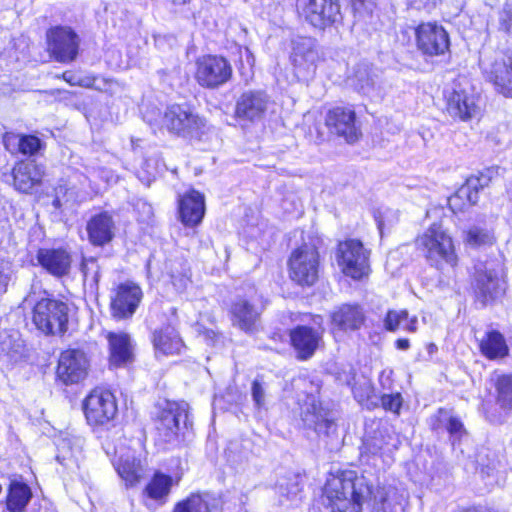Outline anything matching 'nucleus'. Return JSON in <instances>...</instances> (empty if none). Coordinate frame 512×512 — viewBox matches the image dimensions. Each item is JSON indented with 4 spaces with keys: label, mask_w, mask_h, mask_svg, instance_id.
Wrapping results in <instances>:
<instances>
[{
    "label": "nucleus",
    "mask_w": 512,
    "mask_h": 512,
    "mask_svg": "<svg viewBox=\"0 0 512 512\" xmlns=\"http://www.w3.org/2000/svg\"><path fill=\"white\" fill-rule=\"evenodd\" d=\"M479 64L483 76L496 90L512 97V48L506 52H484Z\"/></svg>",
    "instance_id": "4"
},
{
    "label": "nucleus",
    "mask_w": 512,
    "mask_h": 512,
    "mask_svg": "<svg viewBox=\"0 0 512 512\" xmlns=\"http://www.w3.org/2000/svg\"><path fill=\"white\" fill-rule=\"evenodd\" d=\"M82 273L85 281H91L97 284L99 281L98 266L94 258L84 259L82 263Z\"/></svg>",
    "instance_id": "51"
},
{
    "label": "nucleus",
    "mask_w": 512,
    "mask_h": 512,
    "mask_svg": "<svg viewBox=\"0 0 512 512\" xmlns=\"http://www.w3.org/2000/svg\"><path fill=\"white\" fill-rule=\"evenodd\" d=\"M417 48L425 55H443L449 49V36L446 30L436 23H422L415 31Z\"/></svg>",
    "instance_id": "16"
},
{
    "label": "nucleus",
    "mask_w": 512,
    "mask_h": 512,
    "mask_svg": "<svg viewBox=\"0 0 512 512\" xmlns=\"http://www.w3.org/2000/svg\"><path fill=\"white\" fill-rule=\"evenodd\" d=\"M251 394L255 406L258 409L264 408L266 405V388L260 379L256 378L252 382Z\"/></svg>",
    "instance_id": "47"
},
{
    "label": "nucleus",
    "mask_w": 512,
    "mask_h": 512,
    "mask_svg": "<svg viewBox=\"0 0 512 512\" xmlns=\"http://www.w3.org/2000/svg\"><path fill=\"white\" fill-rule=\"evenodd\" d=\"M115 469L126 486L136 485L144 475L143 461L133 452H127L114 463Z\"/></svg>",
    "instance_id": "32"
},
{
    "label": "nucleus",
    "mask_w": 512,
    "mask_h": 512,
    "mask_svg": "<svg viewBox=\"0 0 512 512\" xmlns=\"http://www.w3.org/2000/svg\"><path fill=\"white\" fill-rule=\"evenodd\" d=\"M188 426V404L185 402H166L160 409L156 420L158 439L164 443L178 440L182 429Z\"/></svg>",
    "instance_id": "8"
},
{
    "label": "nucleus",
    "mask_w": 512,
    "mask_h": 512,
    "mask_svg": "<svg viewBox=\"0 0 512 512\" xmlns=\"http://www.w3.org/2000/svg\"><path fill=\"white\" fill-rule=\"evenodd\" d=\"M196 67L195 79L202 87L217 88L232 76V67L224 57L203 56L197 60Z\"/></svg>",
    "instance_id": "12"
},
{
    "label": "nucleus",
    "mask_w": 512,
    "mask_h": 512,
    "mask_svg": "<svg viewBox=\"0 0 512 512\" xmlns=\"http://www.w3.org/2000/svg\"><path fill=\"white\" fill-rule=\"evenodd\" d=\"M171 283L177 292L181 293L186 290L190 284L189 268L183 261H173L170 264Z\"/></svg>",
    "instance_id": "42"
},
{
    "label": "nucleus",
    "mask_w": 512,
    "mask_h": 512,
    "mask_svg": "<svg viewBox=\"0 0 512 512\" xmlns=\"http://www.w3.org/2000/svg\"><path fill=\"white\" fill-rule=\"evenodd\" d=\"M23 340L19 331L15 329H5L0 331V355H6L13 359L21 353Z\"/></svg>",
    "instance_id": "38"
},
{
    "label": "nucleus",
    "mask_w": 512,
    "mask_h": 512,
    "mask_svg": "<svg viewBox=\"0 0 512 512\" xmlns=\"http://www.w3.org/2000/svg\"><path fill=\"white\" fill-rule=\"evenodd\" d=\"M25 301H26V302H31V301H33V296H32V294H29V295L27 296V298L25 299Z\"/></svg>",
    "instance_id": "64"
},
{
    "label": "nucleus",
    "mask_w": 512,
    "mask_h": 512,
    "mask_svg": "<svg viewBox=\"0 0 512 512\" xmlns=\"http://www.w3.org/2000/svg\"><path fill=\"white\" fill-rule=\"evenodd\" d=\"M319 265L316 248L304 244L291 253L288 261L290 278L301 286H312L318 279Z\"/></svg>",
    "instance_id": "7"
},
{
    "label": "nucleus",
    "mask_w": 512,
    "mask_h": 512,
    "mask_svg": "<svg viewBox=\"0 0 512 512\" xmlns=\"http://www.w3.org/2000/svg\"><path fill=\"white\" fill-rule=\"evenodd\" d=\"M364 312L358 305L344 304L331 314L333 333L358 330L364 323Z\"/></svg>",
    "instance_id": "26"
},
{
    "label": "nucleus",
    "mask_w": 512,
    "mask_h": 512,
    "mask_svg": "<svg viewBox=\"0 0 512 512\" xmlns=\"http://www.w3.org/2000/svg\"><path fill=\"white\" fill-rule=\"evenodd\" d=\"M83 409L90 425H104L117 414L116 399L110 391L96 388L85 398Z\"/></svg>",
    "instance_id": "13"
},
{
    "label": "nucleus",
    "mask_w": 512,
    "mask_h": 512,
    "mask_svg": "<svg viewBox=\"0 0 512 512\" xmlns=\"http://www.w3.org/2000/svg\"><path fill=\"white\" fill-rule=\"evenodd\" d=\"M89 360L79 349H67L60 354L57 376L66 385L82 381L88 373Z\"/></svg>",
    "instance_id": "18"
},
{
    "label": "nucleus",
    "mask_w": 512,
    "mask_h": 512,
    "mask_svg": "<svg viewBox=\"0 0 512 512\" xmlns=\"http://www.w3.org/2000/svg\"><path fill=\"white\" fill-rule=\"evenodd\" d=\"M327 126L349 143L358 139V129L355 125V112L350 108L336 107L326 116Z\"/></svg>",
    "instance_id": "22"
},
{
    "label": "nucleus",
    "mask_w": 512,
    "mask_h": 512,
    "mask_svg": "<svg viewBox=\"0 0 512 512\" xmlns=\"http://www.w3.org/2000/svg\"><path fill=\"white\" fill-rule=\"evenodd\" d=\"M495 238L489 229L480 225H473L464 232L463 241L466 245L477 248L493 244Z\"/></svg>",
    "instance_id": "40"
},
{
    "label": "nucleus",
    "mask_w": 512,
    "mask_h": 512,
    "mask_svg": "<svg viewBox=\"0 0 512 512\" xmlns=\"http://www.w3.org/2000/svg\"><path fill=\"white\" fill-rule=\"evenodd\" d=\"M502 265L498 260L478 261L474 265L473 287L483 301L495 299L504 291Z\"/></svg>",
    "instance_id": "6"
},
{
    "label": "nucleus",
    "mask_w": 512,
    "mask_h": 512,
    "mask_svg": "<svg viewBox=\"0 0 512 512\" xmlns=\"http://www.w3.org/2000/svg\"><path fill=\"white\" fill-rule=\"evenodd\" d=\"M489 178L485 175L471 176L458 191L448 199L450 208L462 211L466 205H475L479 200V192L488 185Z\"/></svg>",
    "instance_id": "23"
},
{
    "label": "nucleus",
    "mask_w": 512,
    "mask_h": 512,
    "mask_svg": "<svg viewBox=\"0 0 512 512\" xmlns=\"http://www.w3.org/2000/svg\"><path fill=\"white\" fill-rule=\"evenodd\" d=\"M364 389H365V394H364V396L368 397V396H369V394L371 393V387H370V385H369V384H365V388H364ZM353 393H354V396H355L356 398H362V397H363V395H360V394L358 393L357 388H353Z\"/></svg>",
    "instance_id": "57"
},
{
    "label": "nucleus",
    "mask_w": 512,
    "mask_h": 512,
    "mask_svg": "<svg viewBox=\"0 0 512 512\" xmlns=\"http://www.w3.org/2000/svg\"><path fill=\"white\" fill-rule=\"evenodd\" d=\"M319 59L315 42L312 38L299 37L293 41L291 61L298 79L307 81L316 71Z\"/></svg>",
    "instance_id": "15"
},
{
    "label": "nucleus",
    "mask_w": 512,
    "mask_h": 512,
    "mask_svg": "<svg viewBox=\"0 0 512 512\" xmlns=\"http://www.w3.org/2000/svg\"><path fill=\"white\" fill-rule=\"evenodd\" d=\"M174 4L182 5L185 4L188 0H172Z\"/></svg>",
    "instance_id": "62"
},
{
    "label": "nucleus",
    "mask_w": 512,
    "mask_h": 512,
    "mask_svg": "<svg viewBox=\"0 0 512 512\" xmlns=\"http://www.w3.org/2000/svg\"><path fill=\"white\" fill-rule=\"evenodd\" d=\"M494 387L497 404L503 409H512V374L498 375Z\"/></svg>",
    "instance_id": "39"
},
{
    "label": "nucleus",
    "mask_w": 512,
    "mask_h": 512,
    "mask_svg": "<svg viewBox=\"0 0 512 512\" xmlns=\"http://www.w3.org/2000/svg\"><path fill=\"white\" fill-rule=\"evenodd\" d=\"M337 262L342 272L355 280L367 276L370 271L369 251L356 239L339 243Z\"/></svg>",
    "instance_id": "9"
},
{
    "label": "nucleus",
    "mask_w": 512,
    "mask_h": 512,
    "mask_svg": "<svg viewBox=\"0 0 512 512\" xmlns=\"http://www.w3.org/2000/svg\"><path fill=\"white\" fill-rule=\"evenodd\" d=\"M446 428L454 440H460L466 433L462 422L456 417H450Z\"/></svg>",
    "instance_id": "52"
},
{
    "label": "nucleus",
    "mask_w": 512,
    "mask_h": 512,
    "mask_svg": "<svg viewBox=\"0 0 512 512\" xmlns=\"http://www.w3.org/2000/svg\"><path fill=\"white\" fill-rule=\"evenodd\" d=\"M298 13L312 26L325 29L340 19L337 0H297Z\"/></svg>",
    "instance_id": "11"
},
{
    "label": "nucleus",
    "mask_w": 512,
    "mask_h": 512,
    "mask_svg": "<svg viewBox=\"0 0 512 512\" xmlns=\"http://www.w3.org/2000/svg\"><path fill=\"white\" fill-rule=\"evenodd\" d=\"M415 245L427 262L437 269L444 265L454 268L458 263L453 239L440 224L433 223L418 235Z\"/></svg>",
    "instance_id": "2"
},
{
    "label": "nucleus",
    "mask_w": 512,
    "mask_h": 512,
    "mask_svg": "<svg viewBox=\"0 0 512 512\" xmlns=\"http://www.w3.org/2000/svg\"><path fill=\"white\" fill-rule=\"evenodd\" d=\"M163 127L170 133L184 138H198L206 130V120L186 105L167 107L162 118Z\"/></svg>",
    "instance_id": "5"
},
{
    "label": "nucleus",
    "mask_w": 512,
    "mask_h": 512,
    "mask_svg": "<svg viewBox=\"0 0 512 512\" xmlns=\"http://www.w3.org/2000/svg\"><path fill=\"white\" fill-rule=\"evenodd\" d=\"M355 78L357 81L355 86L361 93L369 94L374 88L375 80L366 69L358 70Z\"/></svg>",
    "instance_id": "46"
},
{
    "label": "nucleus",
    "mask_w": 512,
    "mask_h": 512,
    "mask_svg": "<svg viewBox=\"0 0 512 512\" xmlns=\"http://www.w3.org/2000/svg\"><path fill=\"white\" fill-rule=\"evenodd\" d=\"M301 417L304 424L314 429L318 434L328 435L335 431L334 420L315 400L314 397H308L307 402L302 408Z\"/></svg>",
    "instance_id": "25"
},
{
    "label": "nucleus",
    "mask_w": 512,
    "mask_h": 512,
    "mask_svg": "<svg viewBox=\"0 0 512 512\" xmlns=\"http://www.w3.org/2000/svg\"><path fill=\"white\" fill-rule=\"evenodd\" d=\"M116 223L113 215L107 211L96 213L86 224L89 242L94 246H104L115 236Z\"/></svg>",
    "instance_id": "21"
},
{
    "label": "nucleus",
    "mask_w": 512,
    "mask_h": 512,
    "mask_svg": "<svg viewBox=\"0 0 512 512\" xmlns=\"http://www.w3.org/2000/svg\"><path fill=\"white\" fill-rule=\"evenodd\" d=\"M395 346L399 350H408L410 347V342L408 339L400 338L395 342Z\"/></svg>",
    "instance_id": "56"
},
{
    "label": "nucleus",
    "mask_w": 512,
    "mask_h": 512,
    "mask_svg": "<svg viewBox=\"0 0 512 512\" xmlns=\"http://www.w3.org/2000/svg\"><path fill=\"white\" fill-rule=\"evenodd\" d=\"M269 103V96L264 91H245L236 101L235 116L240 121L250 123L259 122L264 118Z\"/></svg>",
    "instance_id": "19"
},
{
    "label": "nucleus",
    "mask_w": 512,
    "mask_h": 512,
    "mask_svg": "<svg viewBox=\"0 0 512 512\" xmlns=\"http://www.w3.org/2000/svg\"><path fill=\"white\" fill-rule=\"evenodd\" d=\"M172 512H209V506L204 495L192 493L177 502Z\"/></svg>",
    "instance_id": "43"
},
{
    "label": "nucleus",
    "mask_w": 512,
    "mask_h": 512,
    "mask_svg": "<svg viewBox=\"0 0 512 512\" xmlns=\"http://www.w3.org/2000/svg\"><path fill=\"white\" fill-rule=\"evenodd\" d=\"M376 512H405L407 495L395 487H379L373 496Z\"/></svg>",
    "instance_id": "30"
},
{
    "label": "nucleus",
    "mask_w": 512,
    "mask_h": 512,
    "mask_svg": "<svg viewBox=\"0 0 512 512\" xmlns=\"http://www.w3.org/2000/svg\"><path fill=\"white\" fill-rule=\"evenodd\" d=\"M39 264L55 277H62L69 273L71 267V256L62 248H42L37 252Z\"/></svg>",
    "instance_id": "28"
},
{
    "label": "nucleus",
    "mask_w": 512,
    "mask_h": 512,
    "mask_svg": "<svg viewBox=\"0 0 512 512\" xmlns=\"http://www.w3.org/2000/svg\"><path fill=\"white\" fill-rule=\"evenodd\" d=\"M3 144L11 153L19 152L21 144V136L13 133H6L3 136Z\"/></svg>",
    "instance_id": "53"
},
{
    "label": "nucleus",
    "mask_w": 512,
    "mask_h": 512,
    "mask_svg": "<svg viewBox=\"0 0 512 512\" xmlns=\"http://www.w3.org/2000/svg\"><path fill=\"white\" fill-rule=\"evenodd\" d=\"M103 173H105V174H106V175H105V179H106L107 183H109V182H111V181L113 180V179H112V178H113V177H112V175H108V174H109V172H108V171H103Z\"/></svg>",
    "instance_id": "61"
},
{
    "label": "nucleus",
    "mask_w": 512,
    "mask_h": 512,
    "mask_svg": "<svg viewBox=\"0 0 512 512\" xmlns=\"http://www.w3.org/2000/svg\"><path fill=\"white\" fill-rule=\"evenodd\" d=\"M179 214L184 225H198L205 214L204 196L195 190L183 195L179 200Z\"/></svg>",
    "instance_id": "29"
},
{
    "label": "nucleus",
    "mask_w": 512,
    "mask_h": 512,
    "mask_svg": "<svg viewBox=\"0 0 512 512\" xmlns=\"http://www.w3.org/2000/svg\"><path fill=\"white\" fill-rule=\"evenodd\" d=\"M379 437L367 439L366 445L372 453L391 451V448H396L395 439L388 433L387 430H380Z\"/></svg>",
    "instance_id": "44"
},
{
    "label": "nucleus",
    "mask_w": 512,
    "mask_h": 512,
    "mask_svg": "<svg viewBox=\"0 0 512 512\" xmlns=\"http://www.w3.org/2000/svg\"><path fill=\"white\" fill-rule=\"evenodd\" d=\"M403 399L400 393L383 394L381 397V405L387 410L395 414H399Z\"/></svg>",
    "instance_id": "48"
},
{
    "label": "nucleus",
    "mask_w": 512,
    "mask_h": 512,
    "mask_svg": "<svg viewBox=\"0 0 512 512\" xmlns=\"http://www.w3.org/2000/svg\"><path fill=\"white\" fill-rule=\"evenodd\" d=\"M281 497L288 500L295 498L301 492V485L298 476L281 479L276 486Z\"/></svg>",
    "instance_id": "45"
},
{
    "label": "nucleus",
    "mask_w": 512,
    "mask_h": 512,
    "mask_svg": "<svg viewBox=\"0 0 512 512\" xmlns=\"http://www.w3.org/2000/svg\"><path fill=\"white\" fill-rule=\"evenodd\" d=\"M58 454L56 459L61 463L65 464L66 461L76 458L81 452V439L62 437L57 442Z\"/></svg>",
    "instance_id": "41"
},
{
    "label": "nucleus",
    "mask_w": 512,
    "mask_h": 512,
    "mask_svg": "<svg viewBox=\"0 0 512 512\" xmlns=\"http://www.w3.org/2000/svg\"><path fill=\"white\" fill-rule=\"evenodd\" d=\"M63 78H64L67 82L72 83V77H71V75H70L69 73L65 72V73L63 74Z\"/></svg>",
    "instance_id": "60"
},
{
    "label": "nucleus",
    "mask_w": 512,
    "mask_h": 512,
    "mask_svg": "<svg viewBox=\"0 0 512 512\" xmlns=\"http://www.w3.org/2000/svg\"><path fill=\"white\" fill-rule=\"evenodd\" d=\"M392 370H383L379 376V382L383 389L389 390L392 385Z\"/></svg>",
    "instance_id": "55"
},
{
    "label": "nucleus",
    "mask_w": 512,
    "mask_h": 512,
    "mask_svg": "<svg viewBox=\"0 0 512 512\" xmlns=\"http://www.w3.org/2000/svg\"><path fill=\"white\" fill-rule=\"evenodd\" d=\"M232 322L240 329L250 332L259 318V311L247 299H237L231 307Z\"/></svg>",
    "instance_id": "33"
},
{
    "label": "nucleus",
    "mask_w": 512,
    "mask_h": 512,
    "mask_svg": "<svg viewBox=\"0 0 512 512\" xmlns=\"http://www.w3.org/2000/svg\"><path fill=\"white\" fill-rule=\"evenodd\" d=\"M203 336H204L205 338H207V339H211V340H212V339L214 338V336H215V333H214L213 331H206V332L203 334Z\"/></svg>",
    "instance_id": "59"
},
{
    "label": "nucleus",
    "mask_w": 512,
    "mask_h": 512,
    "mask_svg": "<svg viewBox=\"0 0 512 512\" xmlns=\"http://www.w3.org/2000/svg\"><path fill=\"white\" fill-rule=\"evenodd\" d=\"M32 497L30 487L20 481L10 483L7 496V508L11 512H22Z\"/></svg>",
    "instance_id": "37"
},
{
    "label": "nucleus",
    "mask_w": 512,
    "mask_h": 512,
    "mask_svg": "<svg viewBox=\"0 0 512 512\" xmlns=\"http://www.w3.org/2000/svg\"><path fill=\"white\" fill-rule=\"evenodd\" d=\"M14 187L23 193H29L40 185L44 177V167L35 161H21L12 171Z\"/></svg>",
    "instance_id": "24"
},
{
    "label": "nucleus",
    "mask_w": 512,
    "mask_h": 512,
    "mask_svg": "<svg viewBox=\"0 0 512 512\" xmlns=\"http://www.w3.org/2000/svg\"><path fill=\"white\" fill-rule=\"evenodd\" d=\"M314 323L317 327L298 325L290 331L291 345L299 360L311 358L322 343L324 332L321 326L322 318L316 316Z\"/></svg>",
    "instance_id": "14"
},
{
    "label": "nucleus",
    "mask_w": 512,
    "mask_h": 512,
    "mask_svg": "<svg viewBox=\"0 0 512 512\" xmlns=\"http://www.w3.org/2000/svg\"><path fill=\"white\" fill-rule=\"evenodd\" d=\"M477 341L481 355L488 360L499 361L509 356L510 349L506 338L496 329L486 330Z\"/></svg>",
    "instance_id": "27"
},
{
    "label": "nucleus",
    "mask_w": 512,
    "mask_h": 512,
    "mask_svg": "<svg viewBox=\"0 0 512 512\" xmlns=\"http://www.w3.org/2000/svg\"><path fill=\"white\" fill-rule=\"evenodd\" d=\"M68 305L60 300L43 297L32 310V322L45 335H62L67 331Z\"/></svg>",
    "instance_id": "3"
},
{
    "label": "nucleus",
    "mask_w": 512,
    "mask_h": 512,
    "mask_svg": "<svg viewBox=\"0 0 512 512\" xmlns=\"http://www.w3.org/2000/svg\"><path fill=\"white\" fill-rule=\"evenodd\" d=\"M153 343L155 349L165 355L179 354L184 347L178 333L171 326L156 330Z\"/></svg>",
    "instance_id": "34"
},
{
    "label": "nucleus",
    "mask_w": 512,
    "mask_h": 512,
    "mask_svg": "<svg viewBox=\"0 0 512 512\" xmlns=\"http://www.w3.org/2000/svg\"><path fill=\"white\" fill-rule=\"evenodd\" d=\"M499 26L501 30L512 35V0H506L499 15Z\"/></svg>",
    "instance_id": "49"
},
{
    "label": "nucleus",
    "mask_w": 512,
    "mask_h": 512,
    "mask_svg": "<svg viewBox=\"0 0 512 512\" xmlns=\"http://www.w3.org/2000/svg\"><path fill=\"white\" fill-rule=\"evenodd\" d=\"M41 148V141L36 136H21L19 152L23 155H33Z\"/></svg>",
    "instance_id": "50"
},
{
    "label": "nucleus",
    "mask_w": 512,
    "mask_h": 512,
    "mask_svg": "<svg viewBox=\"0 0 512 512\" xmlns=\"http://www.w3.org/2000/svg\"><path fill=\"white\" fill-rule=\"evenodd\" d=\"M370 494L365 479L351 470L331 475L323 490L325 504L331 512H361L362 504Z\"/></svg>",
    "instance_id": "1"
},
{
    "label": "nucleus",
    "mask_w": 512,
    "mask_h": 512,
    "mask_svg": "<svg viewBox=\"0 0 512 512\" xmlns=\"http://www.w3.org/2000/svg\"><path fill=\"white\" fill-rule=\"evenodd\" d=\"M48 47L58 62L68 63L76 59L79 50V37L69 27H55L48 34Z\"/></svg>",
    "instance_id": "17"
},
{
    "label": "nucleus",
    "mask_w": 512,
    "mask_h": 512,
    "mask_svg": "<svg viewBox=\"0 0 512 512\" xmlns=\"http://www.w3.org/2000/svg\"><path fill=\"white\" fill-rule=\"evenodd\" d=\"M151 161H152L151 159H147V160L145 161L144 165H145L146 169H149V168H150V162H151ZM147 172L149 173V175H150L151 177L155 178V176H156V172H153V171H150V170H147Z\"/></svg>",
    "instance_id": "58"
},
{
    "label": "nucleus",
    "mask_w": 512,
    "mask_h": 512,
    "mask_svg": "<svg viewBox=\"0 0 512 512\" xmlns=\"http://www.w3.org/2000/svg\"><path fill=\"white\" fill-rule=\"evenodd\" d=\"M446 109L452 117L464 121L478 114L477 95L467 80L455 82L447 92Z\"/></svg>",
    "instance_id": "10"
},
{
    "label": "nucleus",
    "mask_w": 512,
    "mask_h": 512,
    "mask_svg": "<svg viewBox=\"0 0 512 512\" xmlns=\"http://www.w3.org/2000/svg\"><path fill=\"white\" fill-rule=\"evenodd\" d=\"M141 288L134 283L120 284L112 298L113 315L118 318L130 317L136 311L141 299Z\"/></svg>",
    "instance_id": "20"
},
{
    "label": "nucleus",
    "mask_w": 512,
    "mask_h": 512,
    "mask_svg": "<svg viewBox=\"0 0 512 512\" xmlns=\"http://www.w3.org/2000/svg\"><path fill=\"white\" fill-rule=\"evenodd\" d=\"M387 331H404L415 333L418 329V317L410 315L407 310H389L384 318Z\"/></svg>",
    "instance_id": "35"
},
{
    "label": "nucleus",
    "mask_w": 512,
    "mask_h": 512,
    "mask_svg": "<svg viewBox=\"0 0 512 512\" xmlns=\"http://www.w3.org/2000/svg\"><path fill=\"white\" fill-rule=\"evenodd\" d=\"M106 339L109 343V361L111 365L121 366L132 360L133 346L128 334L108 332Z\"/></svg>",
    "instance_id": "31"
},
{
    "label": "nucleus",
    "mask_w": 512,
    "mask_h": 512,
    "mask_svg": "<svg viewBox=\"0 0 512 512\" xmlns=\"http://www.w3.org/2000/svg\"><path fill=\"white\" fill-rule=\"evenodd\" d=\"M177 480L175 485L178 484ZM174 485L173 478L169 475L157 472L145 488L147 496L161 504L167 501L171 487Z\"/></svg>",
    "instance_id": "36"
},
{
    "label": "nucleus",
    "mask_w": 512,
    "mask_h": 512,
    "mask_svg": "<svg viewBox=\"0 0 512 512\" xmlns=\"http://www.w3.org/2000/svg\"><path fill=\"white\" fill-rule=\"evenodd\" d=\"M144 209L147 211L148 214H151L152 212V208L150 205H147V204H144L143 205Z\"/></svg>",
    "instance_id": "63"
},
{
    "label": "nucleus",
    "mask_w": 512,
    "mask_h": 512,
    "mask_svg": "<svg viewBox=\"0 0 512 512\" xmlns=\"http://www.w3.org/2000/svg\"><path fill=\"white\" fill-rule=\"evenodd\" d=\"M10 280V268L7 262L0 261V295L7 289Z\"/></svg>",
    "instance_id": "54"
}]
</instances>
